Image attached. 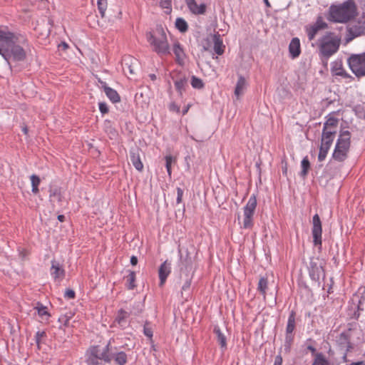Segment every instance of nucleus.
I'll use <instances>...</instances> for the list:
<instances>
[{
	"label": "nucleus",
	"instance_id": "obj_1",
	"mask_svg": "<svg viewBox=\"0 0 365 365\" xmlns=\"http://www.w3.org/2000/svg\"><path fill=\"white\" fill-rule=\"evenodd\" d=\"M0 54L7 61L13 58L21 61L26 58L24 49L14 43V34L6 29H0Z\"/></svg>",
	"mask_w": 365,
	"mask_h": 365
},
{
	"label": "nucleus",
	"instance_id": "obj_2",
	"mask_svg": "<svg viewBox=\"0 0 365 365\" xmlns=\"http://www.w3.org/2000/svg\"><path fill=\"white\" fill-rule=\"evenodd\" d=\"M357 14V8L354 0H346L339 5L329 8V20L336 23H346Z\"/></svg>",
	"mask_w": 365,
	"mask_h": 365
},
{
	"label": "nucleus",
	"instance_id": "obj_3",
	"mask_svg": "<svg viewBox=\"0 0 365 365\" xmlns=\"http://www.w3.org/2000/svg\"><path fill=\"white\" fill-rule=\"evenodd\" d=\"M145 36L153 51L158 56H167L170 53L167 36L162 27H158L154 31L147 32Z\"/></svg>",
	"mask_w": 365,
	"mask_h": 365
},
{
	"label": "nucleus",
	"instance_id": "obj_4",
	"mask_svg": "<svg viewBox=\"0 0 365 365\" xmlns=\"http://www.w3.org/2000/svg\"><path fill=\"white\" fill-rule=\"evenodd\" d=\"M341 38L332 32H327L318 40L320 55L329 58L336 53L339 48Z\"/></svg>",
	"mask_w": 365,
	"mask_h": 365
},
{
	"label": "nucleus",
	"instance_id": "obj_5",
	"mask_svg": "<svg viewBox=\"0 0 365 365\" xmlns=\"http://www.w3.org/2000/svg\"><path fill=\"white\" fill-rule=\"evenodd\" d=\"M178 252L180 255V270L181 274H185L186 277L185 281L182 287V290L187 291L190 289L191 285V280L192 277V262L191 257L189 256L188 252H186V255L185 257L182 256L180 250Z\"/></svg>",
	"mask_w": 365,
	"mask_h": 365
},
{
	"label": "nucleus",
	"instance_id": "obj_6",
	"mask_svg": "<svg viewBox=\"0 0 365 365\" xmlns=\"http://www.w3.org/2000/svg\"><path fill=\"white\" fill-rule=\"evenodd\" d=\"M351 71L356 77L365 76V52L359 54H352L347 59Z\"/></svg>",
	"mask_w": 365,
	"mask_h": 365
},
{
	"label": "nucleus",
	"instance_id": "obj_7",
	"mask_svg": "<svg viewBox=\"0 0 365 365\" xmlns=\"http://www.w3.org/2000/svg\"><path fill=\"white\" fill-rule=\"evenodd\" d=\"M257 198L252 195L249 198L246 205L243 208V223L242 227L243 229H251L253 225V216L257 207Z\"/></svg>",
	"mask_w": 365,
	"mask_h": 365
},
{
	"label": "nucleus",
	"instance_id": "obj_8",
	"mask_svg": "<svg viewBox=\"0 0 365 365\" xmlns=\"http://www.w3.org/2000/svg\"><path fill=\"white\" fill-rule=\"evenodd\" d=\"M309 275L312 281L320 285V278H325L323 262L319 258H312L308 267Z\"/></svg>",
	"mask_w": 365,
	"mask_h": 365
},
{
	"label": "nucleus",
	"instance_id": "obj_9",
	"mask_svg": "<svg viewBox=\"0 0 365 365\" xmlns=\"http://www.w3.org/2000/svg\"><path fill=\"white\" fill-rule=\"evenodd\" d=\"M312 234L314 245L321 247L322 244V222L318 214H315L312 218Z\"/></svg>",
	"mask_w": 365,
	"mask_h": 365
},
{
	"label": "nucleus",
	"instance_id": "obj_10",
	"mask_svg": "<svg viewBox=\"0 0 365 365\" xmlns=\"http://www.w3.org/2000/svg\"><path fill=\"white\" fill-rule=\"evenodd\" d=\"M327 27L328 25L324 21L323 19L321 16L318 17L313 24L305 26V31L308 39L309 41L314 40L319 31L325 29Z\"/></svg>",
	"mask_w": 365,
	"mask_h": 365
},
{
	"label": "nucleus",
	"instance_id": "obj_11",
	"mask_svg": "<svg viewBox=\"0 0 365 365\" xmlns=\"http://www.w3.org/2000/svg\"><path fill=\"white\" fill-rule=\"evenodd\" d=\"M109 351L110 343H108L102 350L98 346H93L91 349L92 356H96V358H98L100 360H103L106 363H110L113 359L112 355L109 354Z\"/></svg>",
	"mask_w": 365,
	"mask_h": 365
},
{
	"label": "nucleus",
	"instance_id": "obj_12",
	"mask_svg": "<svg viewBox=\"0 0 365 365\" xmlns=\"http://www.w3.org/2000/svg\"><path fill=\"white\" fill-rule=\"evenodd\" d=\"M50 274L55 282H61L65 277L66 272L58 262L52 260Z\"/></svg>",
	"mask_w": 365,
	"mask_h": 365
},
{
	"label": "nucleus",
	"instance_id": "obj_13",
	"mask_svg": "<svg viewBox=\"0 0 365 365\" xmlns=\"http://www.w3.org/2000/svg\"><path fill=\"white\" fill-rule=\"evenodd\" d=\"M350 39L358 37L365 34V20L352 23L348 28Z\"/></svg>",
	"mask_w": 365,
	"mask_h": 365
},
{
	"label": "nucleus",
	"instance_id": "obj_14",
	"mask_svg": "<svg viewBox=\"0 0 365 365\" xmlns=\"http://www.w3.org/2000/svg\"><path fill=\"white\" fill-rule=\"evenodd\" d=\"M351 145V133L349 130L341 131L336 140L335 146H339L346 150H349Z\"/></svg>",
	"mask_w": 365,
	"mask_h": 365
},
{
	"label": "nucleus",
	"instance_id": "obj_15",
	"mask_svg": "<svg viewBox=\"0 0 365 365\" xmlns=\"http://www.w3.org/2000/svg\"><path fill=\"white\" fill-rule=\"evenodd\" d=\"M171 272V263L168 260L163 262L158 269V275L160 279V287L163 286L166 282V279Z\"/></svg>",
	"mask_w": 365,
	"mask_h": 365
},
{
	"label": "nucleus",
	"instance_id": "obj_16",
	"mask_svg": "<svg viewBox=\"0 0 365 365\" xmlns=\"http://www.w3.org/2000/svg\"><path fill=\"white\" fill-rule=\"evenodd\" d=\"M336 341L340 349L342 351H346V352L350 351L353 348L349 334L346 332L341 333Z\"/></svg>",
	"mask_w": 365,
	"mask_h": 365
},
{
	"label": "nucleus",
	"instance_id": "obj_17",
	"mask_svg": "<svg viewBox=\"0 0 365 365\" xmlns=\"http://www.w3.org/2000/svg\"><path fill=\"white\" fill-rule=\"evenodd\" d=\"M173 51L175 56L176 62L182 66L185 63L186 54L181 44L178 41H175L173 46Z\"/></svg>",
	"mask_w": 365,
	"mask_h": 365
},
{
	"label": "nucleus",
	"instance_id": "obj_18",
	"mask_svg": "<svg viewBox=\"0 0 365 365\" xmlns=\"http://www.w3.org/2000/svg\"><path fill=\"white\" fill-rule=\"evenodd\" d=\"M130 158L133 165L138 171H142L143 164L140 160V150L138 148H132L130 150Z\"/></svg>",
	"mask_w": 365,
	"mask_h": 365
},
{
	"label": "nucleus",
	"instance_id": "obj_19",
	"mask_svg": "<svg viewBox=\"0 0 365 365\" xmlns=\"http://www.w3.org/2000/svg\"><path fill=\"white\" fill-rule=\"evenodd\" d=\"M289 53L291 58H297L301 53V46L299 38H293L289 44Z\"/></svg>",
	"mask_w": 365,
	"mask_h": 365
},
{
	"label": "nucleus",
	"instance_id": "obj_20",
	"mask_svg": "<svg viewBox=\"0 0 365 365\" xmlns=\"http://www.w3.org/2000/svg\"><path fill=\"white\" fill-rule=\"evenodd\" d=\"M190 11L195 14H204L206 11V5L205 4H197L195 0H185Z\"/></svg>",
	"mask_w": 365,
	"mask_h": 365
},
{
	"label": "nucleus",
	"instance_id": "obj_21",
	"mask_svg": "<svg viewBox=\"0 0 365 365\" xmlns=\"http://www.w3.org/2000/svg\"><path fill=\"white\" fill-rule=\"evenodd\" d=\"M331 72L333 76H341L344 78L351 77V76L344 69L341 61H334L331 63Z\"/></svg>",
	"mask_w": 365,
	"mask_h": 365
},
{
	"label": "nucleus",
	"instance_id": "obj_22",
	"mask_svg": "<svg viewBox=\"0 0 365 365\" xmlns=\"http://www.w3.org/2000/svg\"><path fill=\"white\" fill-rule=\"evenodd\" d=\"M102 87L109 100L113 103H118L120 101V97L118 92L112 88L107 86L106 83L101 81Z\"/></svg>",
	"mask_w": 365,
	"mask_h": 365
},
{
	"label": "nucleus",
	"instance_id": "obj_23",
	"mask_svg": "<svg viewBox=\"0 0 365 365\" xmlns=\"http://www.w3.org/2000/svg\"><path fill=\"white\" fill-rule=\"evenodd\" d=\"M336 133V130H322L321 144L330 148Z\"/></svg>",
	"mask_w": 365,
	"mask_h": 365
},
{
	"label": "nucleus",
	"instance_id": "obj_24",
	"mask_svg": "<svg viewBox=\"0 0 365 365\" xmlns=\"http://www.w3.org/2000/svg\"><path fill=\"white\" fill-rule=\"evenodd\" d=\"M247 86V83L246 79L242 75H239L238 80L235 86V95L237 98H239L242 96L245 91L246 90Z\"/></svg>",
	"mask_w": 365,
	"mask_h": 365
},
{
	"label": "nucleus",
	"instance_id": "obj_25",
	"mask_svg": "<svg viewBox=\"0 0 365 365\" xmlns=\"http://www.w3.org/2000/svg\"><path fill=\"white\" fill-rule=\"evenodd\" d=\"M348 153V150L339 148V146H335L331 157L334 160L342 163L347 158Z\"/></svg>",
	"mask_w": 365,
	"mask_h": 365
},
{
	"label": "nucleus",
	"instance_id": "obj_26",
	"mask_svg": "<svg viewBox=\"0 0 365 365\" xmlns=\"http://www.w3.org/2000/svg\"><path fill=\"white\" fill-rule=\"evenodd\" d=\"M296 327V312L292 310L289 314L286 326V334H293Z\"/></svg>",
	"mask_w": 365,
	"mask_h": 365
},
{
	"label": "nucleus",
	"instance_id": "obj_27",
	"mask_svg": "<svg viewBox=\"0 0 365 365\" xmlns=\"http://www.w3.org/2000/svg\"><path fill=\"white\" fill-rule=\"evenodd\" d=\"M213 49L217 55H222L225 51V46L223 45L222 40L220 34H217L213 36Z\"/></svg>",
	"mask_w": 365,
	"mask_h": 365
},
{
	"label": "nucleus",
	"instance_id": "obj_28",
	"mask_svg": "<svg viewBox=\"0 0 365 365\" xmlns=\"http://www.w3.org/2000/svg\"><path fill=\"white\" fill-rule=\"evenodd\" d=\"M214 333L216 334L217 341L222 349H227V338L218 326L214 327Z\"/></svg>",
	"mask_w": 365,
	"mask_h": 365
},
{
	"label": "nucleus",
	"instance_id": "obj_29",
	"mask_svg": "<svg viewBox=\"0 0 365 365\" xmlns=\"http://www.w3.org/2000/svg\"><path fill=\"white\" fill-rule=\"evenodd\" d=\"M34 309L37 311L38 315L43 319H48L51 317V314L47 311L46 307L39 302L36 303Z\"/></svg>",
	"mask_w": 365,
	"mask_h": 365
},
{
	"label": "nucleus",
	"instance_id": "obj_30",
	"mask_svg": "<svg viewBox=\"0 0 365 365\" xmlns=\"http://www.w3.org/2000/svg\"><path fill=\"white\" fill-rule=\"evenodd\" d=\"M268 289V280L267 277H262L259 279L257 286V290L263 296L264 299L266 298V293Z\"/></svg>",
	"mask_w": 365,
	"mask_h": 365
},
{
	"label": "nucleus",
	"instance_id": "obj_31",
	"mask_svg": "<svg viewBox=\"0 0 365 365\" xmlns=\"http://www.w3.org/2000/svg\"><path fill=\"white\" fill-rule=\"evenodd\" d=\"M312 365H331V363L322 353H317Z\"/></svg>",
	"mask_w": 365,
	"mask_h": 365
},
{
	"label": "nucleus",
	"instance_id": "obj_32",
	"mask_svg": "<svg viewBox=\"0 0 365 365\" xmlns=\"http://www.w3.org/2000/svg\"><path fill=\"white\" fill-rule=\"evenodd\" d=\"M128 316L129 314L127 312L120 309L118 312L115 321L120 327H123L126 324V319L128 317Z\"/></svg>",
	"mask_w": 365,
	"mask_h": 365
},
{
	"label": "nucleus",
	"instance_id": "obj_33",
	"mask_svg": "<svg viewBox=\"0 0 365 365\" xmlns=\"http://www.w3.org/2000/svg\"><path fill=\"white\" fill-rule=\"evenodd\" d=\"M126 279V286L127 288L130 290L133 289L136 285L135 284V272L133 271H129L128 274L125 277Z\"/></svg>",
	"mask_w": 365,
	"mask_h": 365
},
{
	"label": "nucleus",
	"instance_id": "obj_34",
	"mask_svg": "<svg viewBox=\"0 0 365 365\" xmlns=\"http://www.w3.org/2000/svg\"><path fill=\"white\" fill-rule=\"evenodd\" d=\"M112 357L118 365H124L127 363V355L124 351L118 352Z\"/></svg>",
	"mask_w": 365,
	"mask_h": 365
},
{
	"label": "nucleus",
	"instance_id": "obj_35",
	"mask_svg": "<svg viewBox=\"0 0 365 365\" xmlns=\"http://www.w3.org/2000/svg\"><path fill=\"white\" fill-rule=\"evenodd\" d=\"M301 168L302 170L300 172V176L305 178L307 175L309 169L310 168V163L307 156L302 159L301 162Z\"/></svg>",
	"mask_w": 365,
	"mask_h": 365
},
{
	"label": "nucleus",
	"instance_id": "obj_36",
	"mask_svg": "<svg viewBox=\"0 0 365 365\" xmlns=\"http://www.w3.org/2000/svg\"><path fill=\"white\" fill-rule=\"evenodd\" d=\"M294 341V334H289L285 333L284 351L286 353H289L291 351L292 345Z\"/></svg>",
	"mask_w": 365,
	"mask_h": 365
},
{
	"label": "nucleus",
	"instance_id": "obj_37",
	"mask_svg": "<svg viewBox=\"0 0 365 365\" xmlns=\"http://www.w3.org/2000/svg\"><path fill=\"white\" fill-rule=\"evenodd\" d=\"M338 120L334 117L329 118L324 123L322 130H336Z\"/></svg>",
	"mask_w": 365,
	"mask_h": 365
},
{
	"label": "nucleus",
	"instance_id": "obj_38",
	"mask_svg": "<svg viewBox=\"0 0 365 365\" xmlns=\"http://www.w3.org/2000/svg\"><path fill=\"white\" fill-rule=\"evenodd\" d=\"M31 186L32 189L31 191L33 193L36 194L38 192V185L41 182V180L39 177L36 175H32L31 177Z\"/></svg>",
	"mask_w": 365,
	"mask_h": 365
},
{
	"label": "nucleus",
	"instance_id": "obj_39",
	"mask_svg": "<svg viewBox=\"0 0 365 365\" xmlns=\"http://www.w3.org/2000/svg\"><path fill=\"white\" fill-rule=\"evenodd\" d=\"M175 27L180 32H185L188 29L187 23L182 18H178L175 21Z\"/></svg>",
	"mask_w": 365,
	"mask_h": 365
},
{
	"label": "nucleus",
	"instance_id": "obj_40",
	"mask_svg": "<svg viewBox=\"0 0 365 365\" xmlns=\"http://www.w3.org/2000/svg\"><path fill=\"white\" fill-rule=\"evenodd\" d=\"M105 130L109 135L110 138H114L117 135L116 130L111 127L110 122L106 120L105 123Z\"/></svg>",
	"mask_w": 365,
	"mask_h": 365
},
{
	"label": "nucleus",
	"instance_id": "obj_41",
	"mask_svg": "<svg viewBox=\"0 0 365 365\" xmlns=\"http://www.w3.org/2000/svg\"><path fill=\"white\" fill-rule=\"evenodd\" d=\"M329 149H330V148H329L327 146L323 145L322 144L320 145L319 152V155H318V160L319 161L322 162L325 160Z\"/></svg>",
	"mask_w": 365,
	"mask_h": 365
},
{
	"label": "nucleus",
	"instance_id": "obj_42",
	"mask_svg": "<svg viewBox=\"0 0 365 365\" xmlns=\"http://www.w3.org/2000/svg\"><path fill=\"white\" fill-rule=\"evenodd\" d=\"M185 85L186 79L185 78H181L175 81V88L180 94H182V91L185 90Z\"/></svg>",
	"mask_w": 365,
	"mask_h": 365
},
{
	"label": "nucleus",
	"instance_id": "obj_43",
	"mask_svg": "<svg viewBox=\"0 0 365 365\" xmlns=\"http://www.w3.org/2000/svg\"><path fill=\"white\" fill-rule=\"evenodd\" d=\"M190 83L194 88L200 89L204 87L202 81L195 76H192Z\"/></svg>",
	"mask_w": 365,
	"mask_h": 365
},
{
	"label": "nucleus",
	"instance_id": "obj_44",
	"mask_svg": "<svg viewBox=\"0 0 365 365\" xmlns=\"http://www.w3.org/2000/svg\"><path fill=\"white\" fill-rule=\"evenodd\" d=\"M98 9L102 17L104 16L105 11L107 8L106 0H97Z\"/></svg>",
	"mask_w": 365,
	"mask_h": 365
},
{
	"label": "nucleus",
	"instance_id": "obj_45",
	"mask_svg": "<svg viewBox=\"0 0 365 365\" xmlns=\"http://www.w3.org/2000/svg\"><path fill=\"white\" fill-rule=\"evenodd\" d=\"M165 168L167 170V173L169 176H171L172 170H171V165L173 161V158L171 155L165 156Z\"/></svg>",
	"mask_w": 365,
	"mask_h": 365
},
{
	"label": "nucleus",
	"instance_id": "obj_46",
	"mask_svg": "<svg viewBox=\"0 0 365 365\" xmlns=\"http://www.w3.org/2000/svg\"><path fill=\"white\" fill-rule=\"evenodd\" d=\"M150 324L146 322L143 326V334L148 337L149 339H152L153 335V331L152 328L149 326Z\"/></svg>",
	"mask_w": 365,
	"mask_h": 365
},
{
	"label": "nucleus",
	"instance_id": "obj_47",
	"mask_svg": "<svg viewBox=\"0 0 365 365\" xmlns=\"http://www.w3.org/2000/svg\"><path fill=\"white\" fill-rule=\"evenodd\" d=\"M46 336V334L44 331H38L35 334V341L38 346H39L41 339L45 337Z\"/></svg>",
	"mask_w": 365,
	"mask_h": 365
},
{
	"label": "nucleus",
	"instance_id": "obj_48",
	"mask_svg": "<svg viewBox=\"0 0 365 365\" xmlns=\"http://www.w3.org/2000/svg\"><path fill=\"white\" fill-rule=\"evenodd\" d=\"M99 110L102 114H106L108 112V107L107 104L104 102H101L98 104Z\"/></svg>",
	"mask_w": 365,
	"mask_h": 365
},
{
	"label": "nucleus",
	"instance_id": "obj_49",
	"mask_svg": "<svg viewBox=\"0 0 365 365\" xmlns=\"http://www.w3.org/2000/svg\"><path fill=\"white\" fill-rule=\"evenodd\" d=\"M182 195H183V190L180 187H177V198H176L177 204H180L182 202Z\"/></svg>",
	"mask_w": 365,
	"mask_h": 365
},
{
	"label": "nucleus",
	"instance_id": "obj_50",
	"mask_svg": "<svg viewBox=\"0 0 365 365\" xmlns=\"http://www.w3.org/2000/svg\"><path fill=\"white\" fill-rule=\"evenodd\" d=\"M75 292L73 289H68L66 290L64 297L67 299H73L75 297Z\"/></svg>",
	"mask_w": 365,
	"mask_h": 365
},
{
	"label": "nucleus",
	"instance_id": "obj_51",
	"mask_svg": "<svg viewBox=\"0 0 365 365\" xmlns=\"http://www.w3.org/2000/svg\"><path fill=\"white\" fill-rule=\"evenodd\" d=\"M160 6L164 9H170L171 1L170 0H160Z\"/></svg>",
	"mask_w": 365,
	"mask_h": 365
},
{
	"label": "nucleus",
	"instance_id": "obj_52",
	"mask_svg": "<svg viewBox=\"0 0 365 365\" xmlns=\"http://www.w3.org/2000/svg\"><path fill=\"white\" fill-rule=\"evenodd\" d=\"M190 156L189 155H187V156L185 157V170L187 171H189L190 170L191 166H190Z\"/></svg>",
	"mask_w": 365,
	"mask_h": 365
},
{
	"label": "nucleus",
	"instance_id": "obj_53",
	"mask_svg": "<svg viewBox=\"0 0 365 365\" xmlns=\"http://www.w3.org/2000/svg\"><path fill=\"white\" fill-rule=\"evenodd\" d=\"M98 358H96V356H92L91 354L89 356V361L92 365H98Z\"/></svg>",
	"mask_w": 365,
	"mask_h": 365
},
{
	"label": "nucleus",
	"instance_id": "obj_54",
	"mask_svg": "<svg viewBox=\"0 0 365 365\" xmlns=\"http://www.w3.org/2000/svg\"><path fill=\"white\" fill-rule=\"evenodd\" d=\"M282 357L281 355H277L274 358V365H282Z\"/></svg>",
	"mask_w": 365,
	"mask_h": 365
},
{
	"label": "nucleus",
	"instance_id": "obj_55",
	"mask_svg": "<svg viewBox=\"0 0 365 365\" xmlns=\"http://www.w3.org/2000/svg\"><path fill=\"white\" fill-rule=\"evenodd\" d=\"M58 321L63 322V324L65 326H67L68 321H69V318L67 317L66 316H61V317H59Z\"/></svg>",
	"mask_w": 365,
	"mask_h": 365
},
{
	"label": "nucleus",
	"instance_id": "obj_56",
	"mask_svg": "<svg viewBox=\"0 0 365 365\" xmlns=\"http://www.w3.org/2000/svg\"><path fill=\"white\" fill-rule=\"evenodd\" d=\"M138 263V258L135 256H132L130 257V264L132 265H136Z\"/></svg>",
	"mask_w": 365,
	"mask_h": 365
},
{
	"label": "nucleus",
	"instance_id": "obj_57",
	"mask_svg": "<svg viewBox=\"0 0 365 365\" xmlns=\"http://www.w3.org/2000/svg\"><path fill=\"white\" fill-rule=\"evenodd\" d=\"M307 349L309 350L313 354H315V352H316L315 347L312 345H309L307 346Z\"/></svg>",
	"mask_w": 365,
	"mask_h": 365
},
{
	"label": "nucleus",
	"instance_id": "obj_58",
	"mask_svg": "<svg viewBox=\"0 0 365 365\" xmlns=\"http://www.w3.org/2000/svg\"><path fill=\"white\" fill-rule=\"evenodd\" d=\"M59 47H62L63 49H66L68 46L66 42H62L61 44H59Z\"/></svg>",
	"mask_w": 365,
	"mask_h": 365
},
{
	"label": "nucleus",
	"instance_id": "obj_59",
	"mask_svg": "<svg viewBox=\"0 0 365 365\" xmlns=\"http://www.w3.org/2000/svg\"><path fill=\"white\" fill-rule=\"evenodd\" d=\"M361 364H363V361L352 362L350 364H346V365H361Z\"/></svg>",
	"mask_w": 365,
	"mask_h": 365
},
{
	"label": "nucleus",
	"instance_id": "obj_60",
	"mask_svg": "<svg viewBox=\"0 0 365 365\" xmlns=\"http://www.w3.org/2000/svg\"><path fill=\"white\" fill-rule=\"evenodd\" d=\"M64 218H65V217L63 215H60L58 216V220L60 222H63L64 220Z\"/></svg>",
	"mask_w": 365,
	"mask_h": 365
},
{
	"label": "nucleus",
	"instance_id": "obj_61",
	"mask_svg": "<svg viewBox=\"0 0 365 365\" xmlns=\"http://www.w3.org/2000/svg\"><path fill=\"white\" fill-rule=\"evenodd\" d=\"M149 77L152 80V81H155L156 80V76L155 74H153V73H151L149 75Z\"/></svg>",
	"mask_w": 365,
	"mask_h": 365
},
{
	"label": "nucleus",
	"instance_id": "obj_62",
	"mask_svg": "<svg viewBox=\"0 0 365 365\" xmlns=\"http://www.w3.org/2000/svg\"><path fill=\"white\" fill-rule=\"evenodd\" d=\"M264 4L266 5L267 7H270L271 5H270V3L268 0H263Z\"/></svg>",
	"mask_w": 365,
	"mask_h": 365
},
{
	"label": "nucleus",
	"instance_id": "obj_63",
	"mask_svg": "<svg viewBox=\"0 0 365 365\" xmlns=\"http://www.w3.org/2000/svg\"><path fill=\"white\" fill-rule=\"evenodd\" d=\"M344 351V356H343V359L344 361H346V357H347V353L348 352H346V351Z\"/></svg>",
	"mask_w": 365,
	"mask_h": 365
},
{
	"label": "nucleus",
	"instance_id": "obj_64",
	"mask_svg": "<svg viewBox=\"0 0 365 365\" xmlns=\"http://www.w3.org/2000/svg\"><path fill=\"white\" fill-rule=\"evenodd\" d=\"M22 131L24 132V134H27V133H28V128H27V127H24V128H22Z\"/></svg>",
	"mask_w": 365,
	"mask_h": 365
}]
</instances>
